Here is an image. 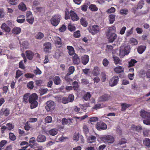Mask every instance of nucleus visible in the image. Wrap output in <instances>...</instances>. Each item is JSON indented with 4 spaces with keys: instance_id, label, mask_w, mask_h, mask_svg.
<instances>
[{
    "instance_id": "obj_1",
    "label": "nucleus",
    "mask_w": 150,
    "mask_h": 150,
    "mask_svg": "<svg viewBox=\"0 0 150 150\" xmlns=\"http://www.w3.org/2000/svg\"><path fill=\"white\" fill-rule=\"evenodd\" d=\"M116 30L115 27L112 26L109 28L108 31L106 33V35L110 42H113L117 37V35L115 33Z\"/></svg>"
},
{
    "instance_id": "obj_2",
    "label": "nucleus",
    "mask_w": 150,
    "mask_h": 150,
    "mask_svg": "<svg viewBox=\"0 0 150 150\" xmlns=\"http://www.w3.org/2000/svg\"><path fill=\"white\" fill-rule=\"evenodd\" d=\"M140 116L145 119L143 120V123L144 124L150 125V113L142 110L140 112Z\"/></svg>"
},
{
    "instance_id": "obj_3",
    "label": "nucleus",
    "mask_w": 150,
    "mask_h": 150,
    "mask_svg": "<svg viewBox=\"0 0 150 150\" xmlns=\"http://www.w3.org/2000/svg\"><path fill=\"white\" fill-rule=\"evenodd\" d=\"M130 47L128 46H122L120 50V56L121 58L123 57L125 55H128L130 52Z\"/></svg>"
},
{
    "instance_id": "obj_4",
    "label": "nucleus",
    "mask_w": 150,
    "mask_h": 150,
    "mask_svg": "<svg viewBox=\"0 0 150 150\" xmlns=\"http://www.w3.org/2000/svg\"><path fill=\"white\" fill-rule=\"evenodd\" d=\"M61 18V15L59 14L53 16L50 20L51 24L55 26H57L60 22Z\"/></svg>"
},
{
    "instance_id": "obj_5",
    "label": "nucleus",
    "mask_w": 150,
    "mask_h": 150,
    "mask_svg": "<svg viewBox=\"0 0 150 150\" xmlns=\"http://www.w3.org/2000/svg\"><path fill=\"white\" fill-rule=\"evenodd\" d=\"M55 103L52 100L47 101L46 103L45 109L47 112H51L54 109Z\"/></svg>"
},
{
    "instance_id": "obj_6",
    "label": "nucleus",
    "mask_w": 150,
    "mask_h": 150,
    "mask_svg": "<svg viewBox=\"0 0 150 150\" xmlns=\"http://www.w3.org/2000/svg\"><path fill=\"white\" fill-rule=\"evenodd\" d=\"M101 140L105 143H112L114 141V138L110 135H105L101 137Z\"/></svg>"
},
{
    "instance_id": "obj_7",
    "label": "nucleus",
    "mask_w": 150,
    "mask_h": 150,
    "mask_svg": "<svg viewBox=\"0 0 150 150\" xmlns=\"http://www.w3.org/2000/svg\"><path fill=\"white\" fill-rule=\"evenodd\" d=\"M88 29L89 32L92 35H94L99 32L100 27L97 25H94L91 27L89 28Z\"/></svg>"
},
{
    "instance_id": "obj_8",
    "label": "nucleus",
    "mask_w": 150,
    "mask_h": 150,
    "mask_svg": "<svg viewBox=\"0 0 150 150\" xmlns=\"http://www.w3.org/2000/svg\"><path fill=\"white\" fill-rule=\"evenodd\" d=\"M97 129L99 131L102 130H105L107 128V125L104 122H98L96 125Z\"/></svg>"
},
{
    "instance_id": "obj_9",
    "label": "nucleus",
    "mask_w": 150,
    "mask_h": 150,
    "mask_svg": "<svg viewBox=\"0 0 150 150\" xmlns=\"http://www.w3.org/2000/svg\"><path fill=\"white\" fill-rule=\"evenodd\" d=\"M119 81V78L118 76H114L110 79L109 83L111 86H116L117 83Z\"/></svg>"
},
{
    "instance_id": "obj_10",
    "label": "nucleus",
    "mask_w": 150,
    "mask_h": 150,
    "mask_svg": "<svg viewBox=\"0 0 150 150\" xmlns=\"http://www.w3.org/2000/svg\"><path fill=\"white\" fill-rule=\"evenodd\" d=\"M69 14L73 21H77L79 20V17L74 11H71L69 12Z\"/></svg>"
},
{
    "instance_id": "obj_11",
    "label": "nucleus",
    "mask_w": 150,
    "mask_h": 150,
    "mask_svg": "<svg viewBox=\"0 0 150 150\" xmlns=\"http://www.w3.org/2000/svg\"><path fill=\"white\" fill-rule=\"evenodd\" d=\"M89 56L87 55H84L81 57V61L82 63L84 65H86L89 62Z\"/></svg>"
},
{
    "instance_id": "obj_12",
    "label": "nucleus",
    "mask_w": 150,
    "mask_h": 150,
    "mask_svg": "<svg viewBox=\"0 0 150 150\" xmlns=\"http://www.w3.org/2000/svg\"><path fill=\"white\" fill-rule=\"evenodd\" d=\"M45 136L42 134L39 135L37 137L36 141L38 142H43L46 141Z\"/></svg>"
},
{
    "instance_id": "obj_13",
    "label": "nucleus",
    "mask_w": 150,
    "mask_h": 150,
    "mask_svg": "<svg viewBox=\"0 0 150 150\" xmlns=\"http://www.w3.org/2000/svg\"><path fill=\"white\" fill-rule=\"evenodd\" d=\"M25 54L27 58L30 60H31L33 58L34 53L32 51L28 50L25 52Z\"/></svg>"
},
{
    "instance_id": "obj_14",
    "label": "nucleus",
    "mask_w": 150,
    "mask_h": 150,
    "mask_svg": "<svg viewBox=\"0 0 150 150\" xmlns=\"http://www.w3.org/2000/svg\"><path fill=\"white\" fill-rule=\"evenodd\" d=\"M1 29L4 31L8 33L11 31L10 28L6 23H3L1 26Z\"/></svg>"
},
{
    "instance_id": "obj_15",
    "label": "nucleus",
    "mask_w": 150,
    "mask_h": 150,
    "mask_svg": "<svg viewBox=\"0 0 150 150\" xmlns=\"http://www.w3.org/2000/svg\"><path fill=\"white\" fill-rule=\"evenodd\" d=\"M44 51L45 52H48L51 48V45L50 43L47 42L44 44Z\"/></svg>"
},
{
    "instance_id": "obj_16",
    "label": "nucleus",
    "mask_w": 150,
    "mask_h": 150,
    "mask_svg": "<svg viewBox=\"0 0 150 150\" xmlns=\"http://www.w3.org/2000/svg\"><path fill=\"white\" fill-rule=\"evenodd\" d=\"M38 99V96L35 93H33L31 95L30 94L29 102L37 100Z\"/></svg>"
},
{
    "instance_id": "obj_17",
    "label": "nucleus",
    "mask_w": 150,
    "mask_h": 150,
    "mask_svg": "<svg viewBox=\"0 0 150 150\" xmlns=\"http://www.w3.org/2000/svg\"><path fill=\"white\" fill-rule=\"evenodd\" d=\"M73 61L74 64H78L80 62V59L78 55L75 54L73 57Z\"/></svg>"
},
{
    "instance_id": "obj_18",
    "label": "nucleus",
    "mask_w": 150,
    "mask_h": 150,
    "mask_svg": "<svg viewBox=\"0 0 150 150\" xmlns=\"http://www.w3.org/2000/svg\"><path fill=\"white\" fill-rule=\"evenodd\" d=\"M20 43L21 47L26 49L28 48L29 44L27 41H23L22 42L20 41Z\"/></svg>"
},
{
    "instance_id": "obj_19",
    "label": "nucleus",
    "mask_w": 150,
    "mask_h": 150,
    "mask_svg": "<svg viewBox=\"0 0 150 150\" xmlns=\"http://www.w3.org/2000/svg\"><path fill=\"white\" fill-rule=\"evenodd\" d=\"M54 42L56 45H58V47H60L62 45L61 39L58 37H55L54 38Z\"/></svg>"
},
{
    "instance_id": "obj_20",
    "label": "nucleus",
    "mask_w": 150,
    "mask_h": 150,
    "mask_svg": "<svg viewBox=\"0 0 150 150\" xmlns=\"http://www.w3.org/2000/svg\"><path fill=\"white\" fill-rule=\"evenodd\" d=\"M29 103L30 104V108L31 109L36 108L38 105V103L37 100L29 101Z\"/></svg>"
},
{
    "instance_id": "obj_21",
    "label": "nucleus",
    "mask_w": 150,
    "mask_h": 150,
    "mask_svg": "<svg viewBox=\"0 0 150 150\" xmlns=\"http://www.w3.org/2000/svg\"><path fill=\"white\" fill-rule=\"evenodd\" d=\"M114 70L116 73H120L124 71V68L121 66L117 67L114 68Z\"/></svg>"
},
{
    "instance_id": "obj_22",
    "label": "nucleus",
    "mask_w": 150,
    "mask_h": 150,
    "mask_svg": "<svg viewBox=\"0 0 150 150\" xmlns=\"http://www.w3.org/2000/svg\"><path fill=\"white\" fill-rule=\"evenodd\" d=\"M110 98V96L108 94H105L100 97L99 99L100 101H104L108 100Z\"/></svg>"
},
{
    "instance_id": "obj_23",
    "label": "nucleus",
    "mask_w": 150,
    "mask_h": 150,
    "mask_svg": "<svg viewBox=\"0 0 150 150\" xmlns=\"http://www.w3.org/2000/svg\"><path fill=\"white\" fill-rule=\"evenodd\" d=\"M146 47L144 45L139 46L137 48V51L140 54H142L145 50Z\"/></svg>"
},
{
    "instance_id": "obj_24",
    "label": "nucleus",
    "mask_w": 150,
    "mask_h": 150,
    "mask_svg": "<svg viewBox=\"0 0 150 150\" xmlns=\"http://www.w3.org/2000/svg\"><path fill=\"white\" fill-rule=\"evenodd\" d=\"M19 9L22 11H24L26 9V7L25 4L23 2L21 3L18 5Z\"/></svg>"
},
{
    "instance_id": "obj_25",
    "label": "nucleus",
    "mask_w": 150,
    "mask_h": 150,
    "mask_svg": "<svg viewBox=\"0 0 150 150\" xmlns=\"http://www.w3.org/2000/svg\"><path fill=\"white\" fill-rule=\"evenodd\" d=\"M67 48L68 50V52L70 55H73L74 53V48L71 46H68Z\"/></svg>"
},
{
    "instance_id": "obj_26",
    "label": "nucleus",
    "mask_w": 150,
    "mask_h": 150,
    "mask_svg": "<svg viewBox=\"0 0 150 150\" xmlns=\"http://www.w3.org/2000/svg\"><path fill=\"white\" fill-rule=\"evenodd\" d=\"M25 16L23 15H21L18 17L17 19V21L19 23H23L25 21Z\"/></svg>"
},
{
    "instance_id": "obj_27",
    "label": "nucleus",
    "mask_w": 150,
    "mask_h": 150,
    "mask_svg": "<svg viewBox=\"0 0 150 150\" xmlns=\"http://www.w3.org/2000/svg\"><path fill=\"white\" fill-rule=\"evenodd\" d=\"M30 97V93H27L24 95L23 96V101L25 103L29 102V99Z\"/></svg>"
},
{
    "instance_id": "obj_28",
    "label": "nucleus",
    "mask_w": 150,
    "mask_h": 150,
    "mask_svg": "<svg viewBox=\"0 0 150 150\" xmlns=\"http://www.w3.org/2000/svg\"><path fill=\"white\" fill-rule=\"evenodd\" d=\"M88 142L90 143L94 142L96 140V137L94 136L91 135L87 138Z\"/></svg>"
},
{
    "instance_id": "obj_29",
    "label": "nucleus",
    "mask_w": 150,
    "mask_h": 150,
    "mask_svg": "<svg viewBox=\"0 0 150 150\" xmlns=\"http://www.w3.org/2000/svg\"><path fill=\"white\" fill-rule=\"evenodd\" d=\"M12 33L14 34H18L21 32V29L19 27H16L13 28Z\"/></svg>"
},
{
    "instance_id": "obj_30",
    "label": "nucleus",
    "mask_w": 150,
    "mask_h": 150,
    "mask_svg": "<svg viewBox=\"0 0 150 150\" xmlns=\"http://www.w3.org/2000/svg\"><path fill=\"white\" fill-rule=\"evenodd\" d=\"M100 70L97 67H95L93 71V74L94 76H97L99 74Z\"/></svg>"
},
{
    "instance_id": "obj_31",
    "label": "nucleus",
    "mask_w": 150,
    "mask_h": 150,
    "mask_svg": "<svg viewBox=\"0 0 150 150\" xmlns=\"http://www.w3.org/2000/svg\"><path fill=\"white\" fill-rule=\"evenodd\" d=\"M57 130L55 129H53L49 131V134L51 135L54 136L57 133Z\"/></svg>"
},
{
    "instance_id": "obj_32",
    "label": "nucleus",
    "mask_w": 150,
    "mask_h": 150,
    "mask_svg": "<svg viewBox=\"0 0 150 150\" xmlns=\"http://www.w3.org/2000/svg\"><path fill=\"white\" fill-rule=\"evenodd\" d=\"M54 83L56 85H59L60 83L61 80L58 76H56L54 78Z\"/></svg>"
},
{
    "instance_id": "obj_33",
    "label": "nucleus",
    "mask_w": 150,
    "mask_h": 150,
    "mask_svg": "<svg viewBox=\"0 0 150 150\" xmlns=\"http://www.w3.org/2000/svg\"><path fill=\"white\" fill-rule=\"evenodd\" d=\"M89 8L93 11H97L98 10V8L94 4L90 5L89 7Z\"/></svg>"
},
{
    "instance_id": "obj_34",
    "label": "nucleus",
    "mask_w": 150,
    "mask_h": 150,
    "mask_svg": "<svg viewBox=\"0 0 150 150\" xmlns=\"http://www.w3.org/2000/svg\"><path fill=\"white\" fill-rule=\"evenodd\" d=\"M128 12V10L127 8H122L120 11V13L121 15H126Z\"/></svg>"
},
{
    "instance_id": "obj_35",
    "label": "nucleus",
    "mask_w": 150,
    "mask_h": 150,
    "mask_svg": "<svg viewBox=\"0 0 150 150\" xmlns=\"http://www.w3.org/2000/svg\"><path fill=\"white\" fill-rule=\"evenodd\" d=\"M114 62L116 65L118 64H121V61L119 57H113Z\"/></svg>"
},
{
    "instance_id": "obj_36",
    "label": "nucleus",
    "mask_w": 150,
    "mask_h": 150,
    "mask_svg": "<svg viewBox=\"0 0 150 150\" xmlns=\"http://www.w3.org/2000/svg\"><path fill=\"white\" fill-rule=\"evenodd\" d=\"M143 142L144 145L148 147H150V140L149 138H146L143 140Z\"/></svg>"
},
{
    "instance_id": "obj_37",
    "label": "nucleus",
    "mask_w": 150,
    "mask_h": 150,
    "mask_svg": "<svg viewBox=\"0 0 150 150\" xmlns=\"http://www.w3.org/2000/svg\"><path fill=\"white\" fill-rule=\"evenodd\" d=\"M44 37V34L41 32H39L36 35L35 38L41 40Z\"/></svg>"
},
{
    "instance_id": "obj_38",
    "label": "nucleus",
    "mask_w": 150,
    "mask_h": 150,
    "mask_svg": "<svg viewBox=\"0 0 150 150\" xmlns=\"http://www.w3.org/2000/svg\"><path fill=\"white\" fill-rule=\"evenodd\" d=\"M130 105L126 103H123L121 105L122 108L121 110L122 111H125L126 109L129 108Z\"/></svg>"
},
{
    "instance_id": "obj_39",
    "label": "nucleus",
    "mask_w": 150,
    "mask_h": 150,
    "mask_svg": "<svg viewBox=\"0 0 150 150\" xmlns=\"http://www.w3.org/2000/svg\"><path fill=\"white\" fill-rule=\"evenodd\" d=\"M109 21L110 24H112L115 21V16L113 14H111L109 16Z\"/></svg>"
},
{
    "instance_id": "obj_40",
    "label": "nucleus",
    "mask_w": 150,
    "mask_h": 150,
    "mask_svg": "<svg viewBox=\"0 0 150 150\" xmlns=\"http://www.w3.org/2000/svg\"><path fill=\"white\" fill-rule=\"evenodd\" d=\"M80 22L81 24L83 26L86 27L87 26L88 23L84 18H82L80 20Z\"/></svg>"
},
{
    "instance_id": "obj_41",
    "label": "nucleus",
    "mask_w": 150,
    "mask_h": 150,
    "mask_svg": "<svg viewBox=\"0 0 150 150\" xmlns=\"http://www.w3.org/2000/svg\"><path fill=\"white\" fill-rule=\"evenodd\" d=\"M1 111L6 116H8L10 113L9 110L8 108H6L4 110L3 109H2Z\"/></svg>"
},
{
    "instance_id": "obj_42",
    "label": "nucleus",
    "mask_w": 150,
    "mask_h": 150,
    "mask_svg": "<svg viewBox=\"0 0 150 150\" xmlns=\"http://www.w3.org/2000/svg\"><path fill=\"white\" fill-rule=\"evenodd\" d=\"M137 61L135 60L134 59H131L130 61L129 62V67H131L133 66L135 63H137Z\"/></svg>"
},
{
    "instance_id": "obj_43",
    "label": "nucleus",
    "mask_w": 150,
    "mask_h": 150,
    "mask_svg": "<svg viewBox=\"0 0 150 150\" xmlns=\"http://www.w3.org/2000/svg\"><path fill=\"white\" fill-rule=\"evenodd\" d=\"M83 131L84 133L86 135L89 132V129L87 125H83Z\"/></svg>"
},
{
    "instance_id": "obj_44",
    "label": "nucleus",
    "mask_w": 150,
    "mask_h": 150,
    "mask_svg": "<svg viewBox=\"0 0 150 150\" xmlns=\"http://www.w3.org/2000/svg\"><path fill=\"white\" fill-rule=\"evenodd\" d=\"M75 71V68L74 67L71 66L69 67L68 69V73H67L69 75H71Z\"/></svg>"
},
{
    "instance_id": "obj_45",
    "label": "nucleus",
    "mask_w": 150,
    "mask_h": 150,
    "mask_svg": "<svg viewBox=\"0 0 150 150\" xmlns=\"http://www.w3.org/2000/svg\"><path fill=\"white\" fill-rule=\"evenodd\" d=\"M28 143L26 141H23L21 142L20 144V145L21 146L26 145V146L23 147V149H21L19 150H25L28 147Z\"/></svg>"
},
{
    "instance_id": "obj_46",
    "label": "nucleus",
    "mask_w": 150,
    "mask_h": 150,
    "mask_svg": "<svg viewBox=\"0 0 150 150\" xmlns=\"http://www.w3.org/2000/svg\"><path fill=\"white\" fill-rule=\"evenodd\" d=\"M91 96V95L90 93L88 92L84 96L83 99L87 101L90 99Z\"/></svg>"
},
{
    "instance_id": "obj_47",
    "label": "nucleus",
    "mask_w": 150,
    "mask_h": 150,
    "mask_svg": "<svg viewBox=\"0 0 150 150\" xmlns=\"http://www.w3.org/2000/svg\"><path fill=\"white\" fill-rule=\"evenodd\" d=\"M52 120V117L50 116L47 117L45 119V122L46 123H50L51 122Z\"/></svg>"
},
{
    "instance_id": "obj_48",
    "label": "nucleus",
    "mask_w": 150,
    "mask_h": 150,
    "mask_svg": "<svg viewBox=\"0 0 150 150\" xmlns=\"http://www.w3.org/2000/svg\"><path fill=\"white\" fill-rule=\"evenodd\" d=\"M9 135L10 139L11 140L14 141L16 139V137L13 133L10 132L9 134Z\"/></svg>"
},
{
    "instance_id": "obj_49",
    "label": "nucleus",
    "mask_w": 150,
    "mask_h": 150,
    "mask_svg": "<svg viewBox=\"0 0 150 150\" xmlns=\"http://www.w3.org/2000/svg\"><path fill=\"white\" fill-rule=\"evenodd\" d=\"M35 137H31L29 141L30 143L29 146H32L35 143Z\"/></svg>"
},
{
    "instance_id": "obj_50",
    "label": "nucleus",
    "mask_w": 150,
    "mask_h": 150,
    "mask_svg": "<svg viewBox=\"0 0 150 150\" xmlns=\"http://www.w3.org/2000/svg\"><path fill=\"white\" fill-rule=\"evenodd\" d=\"M23 74V72L21 71L18 70L16 73V78H18Z\"/></svg>"
},
{
    "instance_id": "obj_51",
    "label": "nucleus",
    "mask_w": 150,
    "mask_h": 150,
    "mask_svg": "<svg viewBox=\"0 0 150 150\" xmlns=\"http://www.w3.org/2000/svg\"><path fill=\"white\" fill-rule=\"evenodd\" d=\"M7 126V128L8 129L10 130L14 128V126L11 123H7L6 125Z\"/></svg>"
},
{
    "instance_id": "obj_52",
    "label": "nucleus",
    "mask_w": 150,
    "mask_h": 150,
    "mask_svg": "<svg viewBox=\"0 0 150 150\" xmlns=\"http://www.w3.org/2000/svg\"><path fill=\"white\" fill-rule=\"evenodd\" d=\"M133 28H132L130 29L127 30L126 33V35L127 37L130 35L133 32Z\"/></svg>"
},
{
    "instance_id": "obj_53",
    "label": "nucleus",
    "mask_w": 150,
    "mask_h": 150,
    "mask_svg": "<svg viewBox=\"0 0 150 150\" xmlns=\"http://www.w3.org/2000/svg\"><path fill=\"white\" fill-rule=\"evenodd\" d=\"M7 143V141L6 140H2L0 142V146L3 149V147Z\"/></svg>"
},
{
    "instance_id": "obj_54",
    "label": "nucleus",
    "mask_w": 150,
    "mask_h": 150,
    "mask_svg": "<svg viewBox=\"0 0 150 150\" xmlns=\"http://www.w3.org/2000/svg\"><path fill=\"white\" fill-rule=\"evenodd\" d=\"M34 19L33 17H31V18H26V20L29 23L32 24L34 22Z\"/></svg>"
},
{
    "instance_id": "obj_55",
    "label": "nucleus",
    "mask_w": 150,
    "mask_h": 150,
    "mask_svg": "<svg viewBox=\"0 0 150 150\" xmlns=\"http://www.w3.org/2000/svg\"><path fill=\"white\" fill-rule=\"evenodd\" d=\"M27 86L30 89L33 88L34 87L33 82L32 81L29 82L27 84Z\"/></svg>"
},
{
    "instance_id": "obj_56",
    "label": "nucleus",
    "mask_w": 150,
    "mask_h": 150,
    "mask_svg": "<svg viewBox=\"0 0 150 150\" xmlns=\"http://www.w3.org/2000/svg\"><path fill=\"white\" fill-rule=\"evenodd\" d=\"M25 76L27 78H32L33 77L34 75L33 74L28 73L25 75Z\"/></svg>"
},
{
    "instance_id": "obj_57",
    "label": "nucleus",
    "mask_w": 150,
    "mask_h": 150,
    "mask_svg": "<svg viewBox=\"0 0 150 150\" xmlns=\"http://www.w3.org/2000/svg\"><path fill=\"white\" fill-rule=\"evenodd\" d=\"M146 76L148 80L150 81V69H149L147 71Z\"/></svg>"
},
{
    "instance_id": "obj_58",
    "label": "nucleus",
    "mask_w": 150,
    "mask_h": 150,
    "mask_svg": "<svg viewBox=\"0 0 150 150\" xmlns=\"http://www.w3.org/2000/svg\"><path fill=\"white\" fill-rule=\"evenodd\" d=\"M130 41L131 43L133 45H136L138 44V42L137 40L134 38H131L130 40Z\"/></svg>"
},
{
    "instance_id": "obj_59",
    "label": "nucleus",
    "mask_w": 150,
    "mask_h": 150,
    "mask_svg": "<svg viewBox=\"0 0 150 150\" xmlns=\"http://www.w3.org/2000/svg\"><path fill=\"white\" fill-rule=\"evenodd\" d=\"M70 18V16L69 14L68 10L66 9L65 11V19L67 20Z\"/></svg>"
},
{
    "instance_id": "obj_60",
    "label": "nucleus",
    "mask_w": 150,
    "mask_h": 150,
    "mask_svg": "<svg viewBox=\"0 0 150 150\" xmlns=\"http://www.w3.org/2000/svg\"><path fill=\"white\" fill-rule=\"evenodd\" d=\"M74 36L76 38H79L80 36V31L78 30L76 32H75L74 34Z\"/></svg>"
},
{
    "instance_id": "obj_61",
    "label": "nucleus",
    "mask_w": 150,
    "mask_h": 150,
    "mask_svg": "<svg viewBox=\"0 0 150 150\" xmlns=\"http://www.w3.org/2000/svg\"><path fill=\"white\" fill-rule=\"evenodd\" d=\"M98 117H93L90 118V121L91 124L92 122H96L98 121Z\"/></svg>"
},
{
    "instance_id": "obj_62",
    "label": "nucleus",
    "mask_w": 150,
    "mask_h": 150,
    "mask_svg": "<svg viewBox=\"0 0 150 150\" xmlns=\"http://www.w3.org/2000/svg\"><path fill=\"white\" fill-rule=\"evenodd\" d=\"M108 61L106 59H105L103 60V64L104 66H107L108 65Z\"/></svg>"
},
{
    "instance_id": "obj_63",
    "label": "nucleus",
    "mask_w": 150,
    "mask_h": 150,
    "mask_svg": "<svg viewBox=\"0 0 150 150\" xmlns=\"http://www.w3.org/2000/svg\"><path fill=\"white\" fill-rule=\"evenodd\" d=\"M115 11V9L113 7H112L110 8L107 11V12L109 13H113Z\"/></svg>"
},
{
    "instance_id": "obj_64",
    "label": "nucleus",
    "mask_w": 150,
    "mask_h": 150,
    "mask_svg": "<svg viewBox=\"0 0 150 150\" xmlns=\"http://www.w3.org/2000/svg\"><path fill=\"white\" fill-rule=\"evenodd\" d=\"M150 133V131L148 129H146L143 131V134L144 136H148Z\"/></svg>"
}]
</instances>
